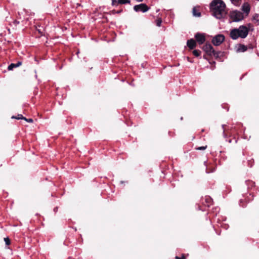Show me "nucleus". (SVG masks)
<instances>
[{
    "label": "nucleus",
    "instance_id": "b1692460",
    "mask_svg": "<svg viewBox=\"0 0 259 259\" xmlns=\"http://www.w3.org/2000/svg\"><path fill=\"white\" fill-rule=\"evenodd\" d=\"M242 202H243V200L241 199L240 200V205L243 207H245V205H244V204H242Z\"/></svg>",
    "mask_w": 259,
    "mask_h": 259
},
{
    "label": "nucleus",
    "instance_id": "f8f14e48",
    "mask_svg": "<svg viewBox=\"0 0 259 259\" xmlns=\"http://www.w3.org/2000/svg\"><path fill=\"white\" fill-rule=\"evenodd\" d=\"M206 206L209 207L212 204V199L209 197H206L205 198Z\"/></svg>",
    "mask_w": 259,
    "mask_h": 259
},
{
    "label": "nucleus",
    "instance_id": "bb28decb",
    "mask_svg": "<svg viewBox=\"0 0 259 259\" xmlns=\"http://www.w3.org/2000/svg\"><path fill=\"white\" fill-rule=\"evenodd\" d=\"M225 124L222 125V128H223V135L224 136H226L225 133Z\"/></svg>",
    "mask_w": 259,
    "mask_h": 259
},
{
    "label": "nucleus",
    "instance_id": "dca6fc26",
    "mask_svg": "<svg viewBox=\"0 0 259 259\" xmlns=\"http://www.w3.org/2000/svg\"><path fill=\"white\" fill-rule=\"evenodd\" d=\"M233 4L235 6H239L242 2V0H230Z\"/></svg>",
    "mask_w": 259,
    "mask_h": 259
},
{
    "label": "nucleus",
    "instance_id": "c85d7f7f",
    "mask_svg": "<svg viewBox=\"0 0 259 259\" xmlns=\"http://www.w3.org/2000/svg\"><path fill=\"white\" fill-rule=\"evenodd\" d=\"M57 210H58V207H56L54 208V211H55V212H56V211H57Z\"/></svg>",
    "mask_w": 259,
    "mask_h": 259
},
{
    "label": "nucleus",
    "instance_id": "5701e85b",
    "mask_svg": "<svg viewBox=\"0 0 259 259\" xmlns=\"http://www.w3.org/2000/svg\"><path fill=\"white\" fill-rule=\"evenodd\" d=\"M206 147H207V146H201V147H199L197 148L196 149L199 150H203L206 149Z\"/></svg>",
    "mask_w": 259,
    "mask_h": 259
},
{
    "label": "nucleus",
    "instance_id": "1a4fd4ad",
    "mask_svg": "<svg viewBox=\"0 0 259 259\" xmlns=\"http://www.w3.org/2000/svg\"><path fill=\"white\" fill-rule=\"evenodd\" d=\"M193 16L195 17H200L201 16L199 7H194L192 9Z\"/></svg>",
    "mask_w": 259,
    "mask_h": 259
},
{
    "label": "nucleus",
    "instance_id": "6ab92c4d",
    "mask_svg": "<svg viewBox=\"0 0 259 259\" xmlns=\"http://www.w3.org/2000/svg\"><path fill=\"white\" fill-rule=\"evenodd\" d=\"M253 19L256 21L257 23V25L259 24V14H255L253 17Z\"/></svg>",
    "mask_w": 259,
    "mask_h": 259
},
{
    "label": "nucleus",
    "instance_id": "423d86ee",
    "mask_svg": "<svg viewBox=\"0 0 259 259\" xmlns=\"http://www.w3.org/2000/svg\"><path fill=\"white\" fill-rule=\"evenodd\" d=\"M202 49L206 54L209 56H212V55L214 52V50L213 47L209 43H206L203 47Z\"/></svg>",
    "mask_w": 259,
    "mask_h": 259
},
{
    "label": "nucleus",
    "instance_id": "9d476101",
    "mask_svg": "<svg viewBox=\"0 0 259 259\" xmlns=\"http://www.w3.org/2000/svg\"><path fill=\"white\" fill-rule=\"evenodd\" d=\"M21 65H22L21 61H18L17 63H11L10 65H9V66L8 67V69L9 70H12L13 69V68L19 67Z\"/></svg>",
    "mask_w": 259,
    "mask_h": 259
},
{
    "label": "nucleus",
    "instance_id": "39448f33",
    "mask_svg": "<svg viewBox=\"0 0 259 259\" xmlns=\"http://www.w3.org/2000/svg\"><path fill=\"white\" fill-rule=\"evenodd\" d=\"M134 10L137 12H142L143 13H145L149 10V7H148L145 4H141L135 5L134 7Z\"/></svg>",
    "mask_w": 259,
    "mask_h": 259
},
{
    "label": "nucleus",
    "instance_id": "aec40b11",
    "mask_svg": "<svg viewBox=\"0 0 259 259\" xmlns=\"http://www.w3.org/2000/svg\"><path fill=\"white\" fill-rule=\"evenodd\" d=\"M112 3L111 5L113 7H117L119 4L118 3V0H111Z\"/></svg>",
    "mask_w": 259,
    "mask_h": 259
},
{
    "label": "nucleus",
    "instance_id": "20e7f679",
    "mask_svg": "<svg viewBox=\"0 0 259 259\" xmlns=\"http://www.w3.org/2000/svg\"><path fill=\"white\" fill-rule=\"evenodd\" d=\"M225 40V36L223 34H218L212 39V44L216 46H220Z\"/></svg>",
    "mask_w": 259,
    "mask_h": 259
},
{
    "label": "nucleus",
    "instance_id": "0eeeda50",
    "mask_svg": "<svg viewBox=\"0 0 259 259\" xmlns=\"http://www.w3.org/2000/svg\"><path fill=\"white\" fill-rule=\"evenodd\" d=\"M195 38L199 45L203 44L205 41V35L202 33H197L195 35Z\"/></svg>",
    "mask_w": 259,
    "mask_h": 259
},
{
    "label": "nucleus",
    "instance_id": "f257e3e1",
    "mask_svg": "<svg viewBox=\"0 0 259 259\" xmlns=\"http://www.w3.org/2000/svg\"><path fill=\"white\" fill-rule=\"evenodd\" d=\"M210 9L212 15L217 19L226 16V5L222 0H213L210 4Z\"/></svg>",
    "mask_w": 259,
    "mask_h": 259
},
{
    "label": "nucleus",
    "instance_id": "7c9ffc66",
    "mask_svg": "<svg viewBox=\"0 0 259 259\" xmlns=\"http://www.w3.org/2000/svg\"><path fill=\"white\" fill-rule=\"evenodd\" d=\"M187 59H188V61H189V60H190V59H189V57H188V58H187Z\"/></svg>",
    "mask_w": 259,
    "mask_h": 259
},
{
    "label": "nucleus",
    "instance_id": "4468645a",
    "mask_svg": "<svg viewBox=\"0 0 259 259\" xmlns=\"http://www.w3.org/2000/svg\"><path fill=\"white\" fill-rule=\"evenodd\" d=\"M222 53H223L221 51L216 52L214 51L212 56H214L215 58H220L222 56Z\"/></svg>",
    "mask_w": 259,
    "mask_h": 259
},
{
    "label": "nucleus",
    "instance_id": "4be33fe9",
    "mask_svg": "<svg viewBox=\"0 0 259 259\" xmlns=\"http://www.w3.org/2000/svg\"><path fill=\"white\" fill-rule=\"evenodd\" d=\"M161 23H162V21L161 19H158L156 20L157 26H158L159 27L160 26Z\"/></svg>",
    "mask_w": 259,
    "mask_h": 259
},
{
    "label": "nucleus",
    "instance_id": "7ed1b4c3",
    "mask_svg": "<svg viewBox=\"0 0 259 259\" xmlns=\"http://www.w3.org/2000/svg\"><path fill=\"white\" fill-rule=\"evenodd\" d=\"M230 18L234 22H238L243 19V14L238 11H233L230 14Z\"/></svg>",
    "mask_w": 259,
    "mask_h": 259
},
{
    "label": "nucleus",
    "instance_id": "f3484780",
    "mask_svg": "<svg viewBox=\"0 0 259 259\" xmlns=\"http://www.w3.org/2000/svg\"><path fill=\"white\" fill-rule=\"evenodd\" d=\"M118 3L119 5H124L127 4H130V0H118Z\"/></svg>",
    "mask_w": 259,
    "mask_h": 259
},
{
    "label": "nucleus",
    "instance_id": "393cba45",
    "mask_svg": "<svg viewBox=\"0 0 259 259\" xmlns=\"http://www.w3.org/2000/svg\"><path fill=\"white\" fill-rule=\"evenodd\" d=\"M175 258L176 259H185V257L184 255H183L182 257H179L178 256H176L175 257Z\"/></svg>",
    "mask_w": 259,
    "mask_h": 259
},
{
    "label": "nucleus",
    "instance_id": "a878e982",
    "mask_svg": "<svg viewBox=\"0 0 259 259\" xmlns=\"http://www.w3.org/2000/svg\"><path fill=\"white\" fill-rule=\"evenodd\" d=\"M26 121L28 122H33V119L32 118H26V120H25Z\"/></svg>",
    "mask_w": 259,
    "mask_h": 259
},
{
    "label": "nucleus",
    "instance_id": "412c9836",
    "mask_svg": "<svg viewBox=\"0 0 259 259\" xmlns=\"http://www.w3.org/2000/svg\"><path fill=\"white\" fill-rule=\"evenodd\" d=\"M4 241L7 245H9L11 243V241L9 237H6L4 238Z\"/></svg>",
    "mask_w": 259,
    "mask_h": 259
},
{
    "label": "nucleus",
    "instance_id": "a211bd4d",
    "mask_svg": "<svg viewBox=\"0 0 259 259\" xmlns=\"http://www.w3.org/2000/svg\"><path fill=\"white\" fill-rule=\"evenodd\" d=\"M200 54H201V51L198 50H195L193 51V54L195 56V57H199L200 56Z\"/></svg>",
    "mask_w": 259,
    "mask_h": 259
},
{
    "label": "nucleus",
    "instance_id": "f03ea898",
    "mask_svg": "<svg viewBox=\"0 0 259 259\" xmlns=\"http://www.w3.org/2000/svg\"><path fill=\"white\" fill-rule=\"evenodd\" d=\"M249 33V28L245 25H241L238 28H234L231 30L230 32V37L234 40L239 37L245 38Z\"/></svg>",
    "mask_w": 259,
    "mask_h": 259
},
{
    "label": "nucleus",
    "instance_id": "c756f323",
    "mask_svg": "<svg viewBox=\"0 0 259 259\" xmlns=\"http://www.w3.org/2000/svg\"><path fill=\"white\" fill-rule=\"evenodd\" d=\"M229 143H231V142H232V140H230L229 141Z\"/></svg>",
    "mask_w": 259,
    "mask_h": 259
},
{
    "label": "nucleus",
    "instance_id": "cd10ccee",
    "mask_svg": "<svg viewBox=\"0 0 259 259\" xmlns=\"http://www.w3.org/2000/svg\"><path fill=\"white\" fill-rule=\"evenodd\" d=\"M122 12V10H118V11H116L115 13H117V14H120Z\"/></svg>",
    "mask_w": 259,
    "mask_h": 259
},
{
    "label": "nucleus",
    "instance_id": "2eb2a0df",
    "mask_svg": "<svg viewBox=\"0 0 259 259\" xmlns=\"http://www.w3.org/2000/svg\"><path fill=\"white\" fill-rule=\"evenodd\" d=\"M12 118H15L17 119H24L26 120V118L24 117L22 114H18L17 116H13L12 117Z\"/></svg>",
    "mask_w": 259,
    "mask_h": 259
},
{
    "label": "nucleus",
    "instance_id": "ddd939ff",
    "mask_svg": "<svg viewBox=\"0 0 259 259\" xmlns=\"http://www.w3.org/2000/svg\"><path fill=\"white\" fill-rule=\"evenodd\" d=\"M247 47L243 45H240L238 49V51L244 52L247 50Z\"/></svg>",
    "mask_w": 259,
    "mask_h": 259
},
{
    "label": "nucleus",
    "instance_id": "6e6552de",
    "mask_svg": "<svg viewBox=\"0 0 259 259\" xmlns=\"http://www.w3.org/2000/svg\"><path fill=\"white\" fill-rule=\"evenodd\" d=\"M187 45L190 50H192L196 46V41L193 39H189L187 41Z\"/></svg>",
    "mask_w": 259,
    "mask_h": 259
},
{
    "label": "nucleus",
    "instance_id": "9b49d317",
    "mask_svg": "<svg viewBox=\"0 0 259 259\" xmlns=\"http://www.w3.org/2000/svg\"><path fill=\"white\" fill-rule=\"evenodd\" d=\"M250 6L248 4H244L242 6V10L246 14H248L250 12Z\"/></svg>",
    "mask_w": 259,
    "mask_h": 259
}]
</instances>
